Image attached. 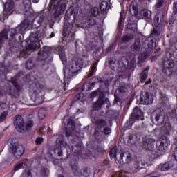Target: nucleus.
<instances>
[{
	"label": "nucleus",
	"instance_id": "f257e3e1",
	"mask_svg": "<svg viewBox=\"0 0 177 177\" xmlns=\"http://www.w3.org/2000/svg\"><path fill=\"white\" fill-rule=\"evenodd\" d=\"M23 80L24 82H31L29 86V93L31 98L34 100V104L31 106H39L44 102V97L39 95L42 90L45 87V81L44 78H37L36 76H32L31 73L26 75Z\"/></svg>",
	"mask_w": 177,
	"mask_h": 177
},
{
	"label": "nucleus",
	"instance_id": "f03ea898",
	"mask_svg": "<svg viewBox=\"0 0 177 177\" xmlns=\"http://www.w3.org/2000/svg\"><path fill=\"white\" fill-rule=\"evenodd\" d=\"M97 82L104 84H100L99 88L90 94V96L93 98L100 95L97 101L95 102L92 106L94 111H100L104 104H110V100L106 97V94L109 92V87L110 86V80L97 77Z\"/></svg>",
	"mask_w": 177,
	"mask_h": 177
},
{
	"label": "nucleus",
	"instance_id": "7ed1b4c3",
	"mask_svg": "<svg viewBox=\"0 0 177 177\" xmlns=\"http://www.w3.org/2000/svg\"><path fill=\"white\" fill-rule=\"evenodd\" d=\"M78 12L75 10H68L64 17V26L62 35L65 37H71L69 41L73 40L77 27L75 20L77 17Z\"/></svg>",
	"mask_w": 177,
	"mask_h": 177
},
{
	"label": "nucleus",
	"instance_id": "20e7f679",
	"mask_svg": "<svg viewBox=\"0 0 177 177\" xmlns=\"http://www.w3.org/2000/svg\"><path fill=\"white\" fill-rule=\"evenodd\" d=\"M175 117V113L173 111H166L162 109H157L153 111L150 119L156 126L165 127L167 131L171 129L170 120Z\"/></svg>",
	"mask_w": 177,
	"mask_h": 177
},
{
	"label": "nucleus",
	"instance_id": "39448f33",
	"mask_svg": "<svg viewBox=\"0 0 177 177\" xmlns=\"http://www.w3.org/2000/svg\"><path fill=\"white\" fill-rule=\"evenodd\" d=\"M39 32H36L35 33L32 32L30 35V37L26 39L24 41L21 42V45L24 46L25 44V50L21 51L19 58H27L29 56V51L30 50H37L39 48L40 44L39 41Z\"/></svg>",
	"mask_w": 177,
	"mask_h": 177
},
{
	"label": "nucleus",
	"instance_id": "423d86ee",
	"mask_svg": "<svg viewBox=\"0 0 177 177\" xmlns=\"http://www.w3.org/2000/svg\"><path fill=\"white\" fill-rule=\"evenodd\" d=\"M30 26V21L28 19H24L19 26L15 29H10V39L8 41L10 50H12V48L16 47L17 41V39H21V35H24L25 30L28 28Z\"/></svg>",
	"mask_w": 177,
	"mask_h": 177
},
{
	"label": "nucleus",
	"instance_id": "0eeeda50",
	"mask_svg": "<svg viewBox=\"0 0 177 177\" xmlns=\"http://www.w3.org/2000/svg\"><path fill=\"white\" fill-rule=\"evenodd\" d=\"M24 5L25 17L26 18L33 19L31 23L33 26L35 25V28H39L44 21V15L39 14L38 12H35L33 11L30 0H25L24 1Z\"/></svg>",
	"mask_w": 177,
	"mask_h": 177
},
{
	"label": "nucleus",
	"instance_id": "6e6552de",
	"mask_svg": "<svg viewBox=\"0 0 177 177\" xmlns=\"http://www.w3.org/2000/svg\"><path fill=\"white\" fill-rule=\"evenodd\" d=\"M13 123L14 126H15V129H17L21 133H25L26 131L32 129L34 125L32 120L25 123L23 116L20 115H15Z\"/></svg>",
	"mask_w": 177,
	"mask_h": 177
},
{
	"label": "nucleus",
	"instance_id": "1a4fd4ad",
	"mask_svg": "<svg viewBox=\"0 0 177 177\" xmlns=\"http://www.w3.org/2000/svg\"><path fill=\"white\" fill-rule=\"evenodd\" d=\"M10 82L13 86L10 85L6 86L7 93L13 98H18L21 94V87L18 83L17 77H11Z\"/></svg>",
	"mask_w": 177,
	"mask_h": 177
},
{
	"label": "nucleus",
	"instance_id": "9d476101",
	"mask_svg": "<svg viewBox=\"0 0 177 177\" xmlns=\"http://www.w3.org/2000/svg\"><path fill=\"white\" fill-rule=\"evenodd\" d=\"M67 0H50V3L53 5V18L57 19L66 10Z\"/></svg>",
	"mask_w": 177,
	"mask_h": 177
},
{
	"label": "nucleus",
	"instance_id": "9b49d317",
	"mask_svg": "<svg viewBox=\"0 0 177 177\" xmlns=\"http://www.w3.org/2000/svg\"><path fill=\"white\" fill-rule=\"evenodd\" d=\"M84 64V59L75 55L73 57L72 62L69 64L68 69L73 76L78 74V72L82 68Z\"/></svg>",
	"mask_w": 177,
	"mask_h": 177
},
{
	"label": "nucleus",
	"instance_id": "f8f14e48",
	"mask_svg": "<svg viewBox=\"0 0 177 177\" xmlns=\"http://www.w3.org/2000/svg\"><path fill=\"white\" fill-rule=\"evenodd\" d=\"M143 117V113L141 109L138 106H136L133 110L129 121L126 122L124 124V127L130 129L136 120H142Z\"/></svg>",
	"mask_w": 177,
	"mask_h": 177
},
{
	"label": "nucleus",
	"instance_id": "ddd939ff",
	"mask_svg": "<svg viewBox=\"0 0 177 177\" xmlns=\"http://www.w3.org/2000/svg\"><path fill=\"white\" fill-rule=\"evenodd\" d=\"M9 151L14 157H15V158L19 159L24 156L25 153V147L23 145H19L12 140L10 145Z\"/></svg>",
	"mask_w": 177,
	"mask_h": 177
},
{
	"label": "nucleus",
	"instance_id": "4468645a",
	"mask_svg": "<svg viewBox=\"0 0 177 177\" xmlns=\"http://www.w3.org/2000/svg\"><path fill=\"white\" fill-rule=\"evenodd\" d=\"M160 31H158L157 29H155V28H153V30L150 35L151 37H149V38L148 39V41H149V42L147 43L149 51H151L153 47L156 46L157 38L160 37Z\"/></svg>",
	"mask_w": 177,
	"mask_h": 177
},
{
	"label": "nucleus",
	"instance_id": "2eb2a0df",
	"mask_svg": "<svg viewBox=\"0 0 177 177\" xmlns=\"http://www.w3.org/2000/svg\"><path fill=\"white\" fill-rule=\"evenodd\" d=\"M175 67L174 61L168 59L162 62V73L167 76H170L173 74Z\"/></svg>",
	"mask_w": 177,
	"mask_h": 177
},
{
	"label": "nucleus",
	"instance_id": "dca6fc26",
	"mask_svg": "<svg viewBox=\"0 0 177 177\" xmlns=\"http://www.w3.org/2000/svg\"><path fill=\"white\" fill-rule=\"evenodd\" d=\"M154 100V95L152 93L147 91L140 96V102H141L142 104H145V106H149V104H152Z\"/></svg>",
	"mask_w": 177,
	"mask_h": 177
},
{
	"label": "nucleus",
	"instance_id": "f3484780",
	"mask_svg": "<svg viewBox=\"0 0 177 177\" xmlns=\"http://www.w3.org/2000/svg\"><path fill=\"white\" fill-rule=\"evenodd\" d=\"M169 140L167 136H162L156 142V149L159 151H164L167 149Z\"/></svg>",
	"mask_w": 177,
	"mask_h": 177
},
{
	"label": "nucleus",
	"instance_id": "a211bd4d",
	"mask_svg": "<svg viewBox=\"0 0 177 177\" xmlns=\"http://www.w3.org/2000/svg\"><path fill=\"white\" fill-rule=\"evenodd\" d=\"M52 48L49 46H44L38 53L37 60L44 61L51 55Z\"/></svg>",
	"mask_w": 177,
	"mask_h": 177
},
{
	"label": "nucleus",
	"instance_id": "6ab92c4d",
	"mask_svg": "<svg viewBox=\"0 0 177 177\" xmlns=\"http://www.w3.org/2000/svg\"><path fill=\"white\" fill-rule=\"evenodd\" d=\"M155 141L152 138H143V147L149 151H151L154 148Z\"/></svg>",
	"mask_w": 177,
	"mask_h": 177
},
{
	"label": "nucleus",
	"instance_id": "aec40b11",
	"mask_svg": "<svg viewBox=\"0 0 177 177\" xmlns=\"http://www.w3.org/2000/svg\"><path fill=\"white\" fill-rule=\"evenodd\" d=\"M59 147H56L54 149V153H57V155L61 157L63 156V147H66V145H68L66 144V142L64 141V140L63 138L60 139L59 140Z\"/></svg>",
	"mask_w": 177,
	"mask_h": 177
},
{
	"label": "nucleus",
	"instance_id": "412c9836",
	"mask_svg": "<svg viewBox=\"0 0 177 177\" xmlns=\"http://www.w3.org/2000/svg\"><path fill=\"white\" fill-rule=\"evenodd\" d=\"M95 132L100 133L107 125V122L103 119H97L95 122Z\"/></svg>",
	"mask_w": 177,
	"mask_h": 177
},
{
	"label": "nucleus",
	"instance_id": "4be33fe9",
	"mask_svg": "<svg viewBox=\"0 0 177 177\" xmlns=\"http://www.w3.org/2000/svg\"><path fill=\"white\" fill-rule=\"evenodd\" d=\"M120 160V164H121V161L122 162V164H130L132 160V158L130 153L122 152Z\"/></svg>",
	"mask_w": 177,
	"mask_h": 177
},
{
	"label": "nucleus",
	"instance_id": "5701e85b",
	"mask_svg": "<svg viewBox=\"0 0 177 177\" xmlns=\"http://www.w3.org/2000/svg\"><path fill=\"white\" fill-rule=\"evenodd\" d=\"M14 8V1L12 0H7L6 4H4V13L6 15V12H11Z\"/></svg>",
	"mask_w": 177,
	"mask_h": 177
},
{
	"label": "nucleus",
	"instance_id": "b1692460",
	"mask_svg": "<svg viewBox=\"0 0 177 177\" xmlns=\"http://www.w3.org/2000/svg\"><path fill=\"white\" fill-rule=\"evenodd\" d=\"M133 39V34H127V35H124L122 36L120 39V43L121 44H127L130 41H131Z\"/></svg>",
	"mask_w": 177,
	"mask_h": 177
},
{
	"label": "nucleus",
	"instance_id": "393cba45",
	"mask_svg": "<svg viewBox=\"0 0 177 177\" xmlns=\"http://www.w3.org/2000/svg\"><path fill=\"white\" fill-rule=\"evenodd\" d=\"M141 15L145 20H151V11L149 10L148 9H143L141 11Z\"/></svg>",
	"mask_w": 177,
	"mask_h": 177
},
{
	"label": "nucleus",
	"instance_id": "a878e982",
	"mask_svg": "<svg viewBox=\"0 0 177 177\" xmlns=\"http://www.w3.org/2000/svg\"><path fill=\"white\" fill-rule=\"evenodd\" d=\"M35 60H34L33 58H30L25 64V68L32 70L34 67H35Z\"/></svg>",
	"mask_w": 177,
	"mask_h": 177
},
{
	"label": "nucleus",
	"instance_id": "bb28decb",
	"mask_svg": "<svg viewBox=\"0 0 177 177\" xmlns=\"http://www.w3.org/2000/svg\"><path fill=\"white\" fill-rule=\"evenodd\" d=\"M110 8L111 6H109L108 2L106 1H104L100 3V10L101 12H107L109 10H110Z\"/></svg>",
	"mask_w": 177,
	"mask_h": 177
},
{
	"label": "nucleus",
	"instance_id": "cd10ccee",
	"mask_svg": "<svg viewBox=\"0 0 177 177\" xmlns=\"http://www.w3.org/2000/svg\"><path fill=\"white\" fill-rule=\"evenodd\" d=\"M8 39V33L6 30H3L0 32V49L2 48L3 44Z\"/></svg>",
	"mask_w": 177,
	"mask_h": 177
},
{
	"label": "nucleus",
	"instance_id": "c85d7f7f",
	"mask_svg": "<svg viewBox=\"0 0 177 177\" xmlns=\"http://www.w3.org/2000/svg\"><path fill=\"white\" fill-rule=\"evenodd\" d=\"M149 75V71L147 68H145L142 71V73L140 75V81H141L142 83L145 82V81L148 78Z\"/></svg>",
	"mask_w": 177,
	"mask_h": 177
},
{
	"label": "nucleus",
	"instance_id": "c756f323",
	"mask_svg": "<svg viewBox=\"0 0 177 177\" xmlns=\"http://www.w3.org/2000/svg\"><path fill=\"white\" fill-rule=\"evenodd\" d=\"M173 166H174V164L171 162L168 161L166 163L161 165L160 170L162 171H167Z\"/></svg>",
	"mask_w": 177,
	"mask_h": 177
},
{
	"label": "nucleus",
	"instance_id": "7c9ffc66",
	"mask_svg": "<svg viewBox=\"0 0 177 177\" xmlns=\"http://www.w3.org/2000/svg\"><path fill=\"white\" fill-rule=\"evenodd\" d=\"M140 49V42L136 41L134 42L132 46H131V50L132 52L137 53Z\"/></svg>",
	"mask_w": 177,
	"mask_h": 177
},
{
	"label": "nucleus",
	"instance_id": "2f4dec72",
	"mask_svg": "<svg viewBox=\"0 0 177 177\" xmlns=\"http://www.w3.org/2000/svg\"><path fill=\"white\" fill-rule=\"evenodd\" d=\"M117 153H118V149H117V146H113L110 151H109V156H110V158L112 160L113 158H116L117 157Z\"/></svg>",
	"mask_w": 177,
	"mask_h": 177
},
{
	"label": "nucleus",
	"instance_id": "473e14b6",
	"mask_svg": "<svg viewBox=\"0 0 177 177\" xmlns=\"http://www.w3.org/2000/svg\"><path fill=\"white\" fill-rule=\"evenodd\" d=\"M126 28H127L129 30H131L133 32H136L138 31V27L137 25H136V24H131L129 23L127 24H126Z\"/></svg>",
	"mask_w": 177,
	"mask_h": 177
},
{
	"label": "nucleus",
	"instance_id": "72a5a7b5",
	"mask_svg": "<svg viewBox=\"0 0 177 177\" xmlns=\"http://www.w3.org/2000/svg\"><path fill=\"white\" fill-rule=\"evenodd\" d=\"M68 127L71 130L74 131L76 128L75 122L72 119H68L67 121Z\"/></svg>",
	"mask_w": 177,
	"mask_h": 177
},
{
	"label": "nucleus",
	"instance_id": "f704fd0d",
	"mask_svg": "<svg viewBox=\"0 0 177 177\" xmlns=\"http://www.w3.org/2000/svg\"><path fill=\"white\" fill-rule=\"evenodd\" d=\"M58 53L61 61L62 62V63H64V62L66 61L65 51L63 49H59Z\"/></svg>",
	"mask_w": 177,
	"mask_h": 177
},
{
	"label": "nucleus",
	"instance_id": "c9c22d12",
	"mask_svg": "<svg viewBox=\"0 0 177 177\" xmlns=\"http://www.w3.org/2000/svg\"><path fill=\"white\" fill-rule=\"evenodd\" d=\"M136 135L134 134H130L127 136V143H129L130 145L136 144L135 140Z\"/></svg>",
	"mask_w": 177,
	"mask_h": 177
},
{
	"label": "nucleus",
	"instance_id": "e433bc0d",
	"mask_svg": "<svg viewBox=\"0 0 177 177\" xmlns=\"http://www.w3.org/2000/svg\"><path fill=\"white\" fill-rule=\"evenodd\" d=\"M24 164V163L23 161L18 162L17 164H15V165H14L13 171L17 172V171L23 168Z\"/></svg>",
	"mask_w": 177,
	"mask_h": 177
},
{
	"label": "nucleus",
	"instance_id": "4c0bfd02",
	"mask_svg": "<svg viewBox=\"0 0 177 177\" xmlns=\"http://www.w3.org/2000/svg\"><path fill=\"white\" fill-rule=\"evenodd\" d=\"M46 114V110L44 108L40 109L38 111V117L40 120H42L45 118Z\"/></svg>",
	"mask_w": 177,
	"mask_h": 177
},
{
	"label": "nucleus",
	"instance_id": "58836bf2",
	"mask_svg": "<svg viewBox=\"0 0 177 177\" xmlns=\"http://www.w3.org/2000/svg\"><path fill=\"white\" fill-rule=\"evenodd\" d=\"M90 12H91V15H93V17H96L100 15V10L97 7H93L90 10Z\"/></svg>",
	"mask_w": 177,
	"mask_h": 177
},
{
	"label": "nucleus",
	"instance_id": "ea45409f",
	"mask_svg": "<svg viewBox=\"0 0 177 177\" xmlns=\"http://www.w3.org/2000/svg\"><path fill=\"white\" fill-rule=\"evenodd\" d=\"M108 64H109L111 69L114 70L115 69V59L110 57L108 59Z\"/></svg>",
	"mask_w": 177,
	"mask_h": 177
},
{
	"label": "nucleus",
	"instance_id": "a19ab883",
	"mask_svg": "<svg viewBox=\"0 0 177 177\" xmlns=\"http://www.w3.org/2000/svg\"><path fill=\"white\" fill-rule=\"evenodd\" d=\"M97 24V21L94 18H88L87 20V24L88 26H94Z\"/></svg>",
	"mask_w": 177,
	"mask_h": 177
},
{
	"label": "nucleus",
	"instance_id": "79ce46f5",
	"mask_svg": "<svg viewBox=\"0 0 177 177\" xmlns=\"http://www.w3.org/2000/svg\"><path fill=\"white\" fill-rule=\"evenodd\" d=\"M8 111H2L1 113L0 114V122H3L6 119V117L8 116Z\"/></svg>",
	"mask_w": 177,
	"mask_h": 177
},
{
	"label": "nucleus",
	"instance_id": "37998d69",
	"mask_svg": "<svg viewBox=\"0 0 177 177\" xmlns=\"http://www.w3.org/2000/svg\"><path fill=\"white\" fill-rule=\"evenodd\" d=\"M80 172H81V175H82V176H85V177L89 176L90 171H89L88 168H87V167L82 169Z\"/></svg>",
	"mask_w": 177,
	"mask_h": 177
},
{
	"label": "nucleus",
	"instance_id": "c03bdc74",
	"mask_svg": "<svg viewBox=\"0 0 177 177\" xmlns=\"http://www.w3.org/2000/svg\"><path fill=\"white\" fill-rule=\"evenodd\" d=\"M118 91L120 93H126L128 91V88L125 85H122V86H120L118 88Z\"/></svg>",
	"mask_w": 177,
	"mask_h": 177
},
{
	"label": "nucleus",
	"instance_id": "a18cd8bd",
	"mask_svg": "<svg viewBox=\"0 0 177 177\" xmlns=\"http://www.w3.org/2000/svg\"><path fill=\"white\" fill-rule=\"evenodd\" d=\"M97 68V64H93L92 68L90 69V73H88V77H91L93 75L94 72Z\"/></svg>",
	"mask_w": 177,
	"mask_h": 177
},
{
	"label": "nucleus",
	"instance_id": "49530a36",
	"mask_svg": "<svg viewBox=\"0 0 177 177\" xmlns=\"http://www.w3.org/2000/svg\"><path fill=\"white\" fill-rule=\"evenodd\" d=\"M126 70H129L131 72H133L135 70V63L131 62V63H127V68Z\"/></svg>",
	"mask_w": 177,
	"mask_h": 177
},
{
	"label": "nucleus",
	"instance_id": "de8ad7c7",
	"mask_svg": "<svg viewBox=\"0 0 177 177\" xmlns=\"http://www.w3.org/2000/svg\"><path fill=\"white\" fill-rule=\"evenodd\" d=\"M154 22H155V24H157L158 26V25H160L161 23H164L165 19L163 17L160 18V17H158L157 15H156V17L154 18Z\"/></svg>",
	"mask_w": 177,
	"mask_h": 177
},
{
	"label": "nucleus",
	"instance_id": "09e8293b",
	"mask_svg": "<svg viewBox=\"0 0 177 177\" xmlns=\"http://www.w3.org/2000/svg\"><path fill=\"white\" fill-rule=\"evenodd\" d=\"M102 167H104V169H109L111 167L110 161L107 159H104V161H102Z\"/></svg>",
	"mask_w": 177,
	"mask_h": 177
},
{
	"label": "nucleus",
	"instance_id": "8fccbe9b",
	"mask_svg": "<svg viewBox=\"0 0 177 177\" xmlns=\"http://www.w3.org/2000/svg\"><path fill=\"white\" fill-rule=\"evenodd\" d=\"M44 142V138L43 137H41V136H38L36 138V140H35V145H40L42 144V142Z\"/></svg>",
	"mask_w": 177,
	"mask_h": 177
},
{
	"label": "nucleus",
	"instance_id": "3c124183",
	"mask_svg": "<svg viewBox=\"0 0 177 177\" xmlns=\"http://www.w3.org/2000/svg\"><path fill=\"white\" fill-rule=\"evenodd\" d=\"M65 149H67V156L68 157L73 153V147H70L69 145H65Z\"/></svg>",
	"mask_w": 177,
	"mask_h": 177
},
{
	"label": "nucleus",
	"instance_id": "603ef678",
	"mask_svg": "<svg viewBox=\"0 0 177 177\" xmlns=\"http://www.w3.org/2000/svg\"><path fill=\"white\" fill-rule=\"evenodd\" d=\"M100 132H102V133H104L105 135H110V134L111 133L112 131H111V128H109V127H105L103 131H102V129L101 131H100Z\"/></svg>",
	"mask_w": 177,
	"mask_h": 177
},
{
	"label": "nucleus",
	"instance_id": "864d4df0",
	"mask_svg": "<svg viewBox=\"0 0 177 177\" xmlns=\"http://www.w3.org/2000/svg\"><path fill=\"white\" fill-rule=\"evenodd\" d=\"M115 103L122 104L123 100H121V98H120L118 95H115Z\"/></svg>",
	"mask_w": 177,
	"mask_h": 177
},
{
	"label": "nucleus",
	"instance_id": "5fc2aeb1",
	"mask_svg": "<svg viewBox=\"0 0 177 177\" xmlns=\"http://www.w3.org/2000/svg\"><path fill=\"white\" fill-rule=\"evenodd\" d=\"M123 19H124L123 15L120 14L118 25L119 28H120L122 26Z\"/></svg>",
	"mask_w": 177,
	"mask_h": 177
},
{
	"label": "nucleus",
	"instance_id": "6e6d98bb",
	"mask_svg": "<svg viewBox=\"0 0 177 177\" xmlns=\"http://www.w3.org/2000/svg\"><path fill=\"white\" fill-rule=\"evenodd\" d=\"M7 107L6 102H0V109L1 110H4Z\"/></svg>",
	"mask_w": 177,
	"mask_h": 177
},
{
	"label": "nucleus",
	"instance_id": "4d7b16f0",
	"mask_svg": "<svg viewBox=\"0 0 177 177\" xmlns=\"http://www.w3.org/2000/svg\"><path fill=\"white\" fill-rule=\"evenodd\" d=\"M71 169H72V171L74 172V173H76V172H78L79 171V167L77 165H73L71 166Z\"/></svg>",
	"mask_w": 177,
	"mask_h": 177
},
{
	"label": "nucleus",
	"instance_id": "13d9d810",
	"mask_svg": "<svg viewBox=\"0 0 177 177\" xmlns=\"http://www.w3.org/2000/svg\"><path fill=\"white\" fill-rule=\"evenodd\" d=\"M113 47H114V44L113 43L110 44L109 46L106 50V54L111 52L113 49Z\"/></svg>",
	"mask_w": 177,
	"mask_h": 177
},
{
	"label": "nucleus",
	"instance_id": "bf43d9fd",
	"mask_svg": "<svg viewBox=\"0 0 177 177\" xmlns=\"http://www.w3.org/2000/svg\"><path fill=\"white\" fill-rule=\"evenodd\" d=\"M173 13L174 15L177 14V3H173Z\"/></svg>",
	"mask_w": 177,
	"mask_h": 177
},
{
	"label": "nucleus",
	"instance_id": "052dcab7",
	"mask_svg": "<svg viewBox=\"0 0 177 177\" xmlns=\"http://www.w3.org/2000/svg\"><path fill=\"white\" fill-rule=\"evenodd\" d=\"M145 60V59H147V55L145 53H142L141 56H138V59Z\"/></svg>",
	"mask_w": 177,
	"mask_h": 177
},
{
	"label": "nucleus",
	"instance_id": "680f3d73",
	"mask_svg": "<svg viewBox=\"0 0 177 177\" xmlns=\"http://www.w3.org/2000/svg\"><path fill=\"white\" fill-rule=\"evenodd\" d=\"M65 136L67 137L68 139L71 137V132L70 131H68V129H66V131H65Z\"/></svg>",
	"mask_w": 177,
	"mask_h": 177
},
{
	"label": "nucleus",
	"instance_id": "e2e57ef3",
	"mask_svg": "<svg viewBox=\"0 0 177 177\" xmlns=\"http://www.w3.org/2000/svg\"><path fill=\"white\" fill-rule=\"evenodd\" d=\"M173 157L175 159V160L177 161V147H176L174 149Z\"/></svg>",
	"mask_w": 177,
	"mask_h": 177
},
{
	"label": "nucleus",
	"instance_id": "0e129e2a",
	"mask_svg": "<svg viewBox=\"0 0 177 177\" xmlns=\"http://www.w3.org/2000/svg\"><path fill=\"white\" fill-rule=\"evenodd\" d=\"M46 173H48V169H46V168L41 169V175H43L44 176H46Z\"/></svg>",
	"mask_w": 177,
	"mask_h": 177
},
{
	"label": "nucleus",
	"instance_id": "69168bd1",
	"mask_svg": "<svg viewBox=\"0 0 177 177\" xmlns=\"http://www.w3.org/2000/svg\"><path fill=\"white\" fill-rule=\"evenodd\" d=\"M163 3H164V0H158L157 5H158V8L162 7Z\"/></svg>",
	"mask_w": 177,
	"mask_h": 177
},
{
	"label": "nucleus",
	"instance_id": "338daca9",
	"mask_svg": "<svg viewBox=\"0 0 177 177\" xmlns=\"http://www.w3.org/2000/svg\"><path fill=\"white\" fill-rule=\"evenodd\" d=\"M25 177H32L30 170L26 171Z\"/></svg>",
	"mask_w": 177,
	"mask_h": 177
},
{
	"label": "nucleus",
	"instance_id": "774afa93",
	"mask_svg": "<svg viewBox=\"0 0 177 177\" xmlns=\"http://www.w3.org/2000/svg\"><path fill=\"white\" fill-rule=\"evenodd\" d=\"M82 147V142H80L78 144L75 145V147L77 148V149L81 150Z\"/></svg>",
	"mask_w": 177,
	"mask_h": 177
}]
</instances>
